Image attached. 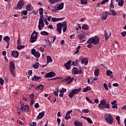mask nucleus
I'll return each mask as SVG.
<instances>
[{"label":"nucleus","mask_w":126,"mask_h":126,"mask_svg":"<svg viewBox=\"0 0 126 126\" xmlns=\"http://www.w3.org/2000/svg\"><path fill=\"white\" fill-rule=\"evenodd\" d=\"M44 48H42V47H40L39 48V51L41 52H44Z\"/></svg>","instance_id":"e2e57ef3"},{"label":"nucleus","mask_w":126,"mask_h":126,"mask_svg":"<svg viewBox=\"0 0 126 126\" xmlns=\"http://www.w3.org/2000/svg\"><path fill=\"white\" fill-rule=\"evenodd\" d=\"M39 107V104L38 103V102H36L34 105V108H38Z\"/></svg>","instance_id":"680f3d73"},{"label":"nucleus","mask_w":126,"mask_h":126,"mask_svg":"<svg viewBox=\"0 0 126 126\" xmlns=\"http://www.w3.org/2000/svg\"><path fill=\"white\" fill-rule=\"evenodd\" d=\"M63 27V23L62 24V23H58V24H57L56 31L58 32L60 34H62V30Z\"/></svg>","instance_id":"0eeeda50"},{"label":"nucleus","mask_w":126,"mask_h":126,"mask_svg":"<svg viewBox=\"0 0 126 126\" xmlns=\"http://www.w3.org/2000/svg\"><path fill=\"white\" fill-rule=\"evenodd\" d=\"M91 88L90 86H87L86 88L82 89L83 92H87L91 90Z\"/></svg>","instance_id":"bb28decb"},{"label":"nucleus","mask_w":126,"mask_h":126,"mask_svg":"<svg viewBox=\"0 0 126 126\" xmlns=\"http://www.w3.org/2000/svg\"><path fill=\"white\" fill-rule=\"evenodd\" d=\"M103 87H104V89H105V90L109 91V89H108V88L107 87V84H106V83H104Z\"/></svg>","instance_id":"3c124183"},{"label":"nucleus","mask_w":126,"mask_h":126,"mask_svg":"<svg viewBox=\"0 0 126 126\" xmlns=\"http://www.w3.org/2000/svg\"><path fill=\"white\" fill-rule=\"evenodd\" d=\"M110 8H114V2H113V0L111 1V3H110Z\"/></svg>","instance_id":"864d4df0"},{"label":"nucleus","mask_w":126,"mask_h":126,"mask_svg":"<svg viewBox=\"0 0 126 126\" xmlns=\"http://www.w3.org/2000/svg\"><path fill=\"white\" fill-rule=\"evenodd\" d=\"M99 72H100V69L99 68L96 69L94 70V75L95 76H98V75H99Z\"/></svg>","instance_id":"f704fd0d"},{"label":"nucleus","mask_w":126,"mask_h":126,"mask_svg":"<svg viewBox=\"0 0 126 126\" xmlns=\"http://www.w3.org/2000/svg\"><path fill=\"white\" fill-rule=\"evenodd\" d=\"M72 72L73 73H74V75H77L78 68H76V67H74L72 70Z\"/></svg>","instance_id":"72a5a7b5"},{"label":"nucleus","mask_w":126,"mask_h":126,"mask_svg":"<svg viewBox=\"0 0 126 126\" xmlns=\"http://www.w3.org/2000/svg\"><path fill=\"white\" fill-rule=\"evenodd\" d=\"M74 80V77H71L70 76L67 77L66 78L64 79L63 81L66 82H67V84H70L71 82H72V81Z\"/></svg>","instance_id":"9d476101"},{"label":"nucleus","mask_w":126,"mask_h":126,"mask_svg":"<svg viewBox=\"0 0 126 126\" xmlns=\"http://www.w3.org/2000/svg\"><path fill=\"white\" fill-rule=\"evenodd\" d=\"M22 15H24L25 16L28 15V11L27 10H22L21 11Z\"/></svg>","instance_id":"49530a36"},{"label":"nucleus","mask_w":126,"mask_h":126,"mask_svg":"<svg viewBox=\"0 0 126 126\" xmlns=\"http://www.w3.org/2000/svg\"><path fill=\"white\" fill-rule=\"evenodd\" d=\"M46 60H47V64H48L49 63H52V62H53L52 57L50 56H48L46 57Z\"/></svg>","instance_id":"b1692460"},{"label":"nucleus","mask_w":126,"mask_h":126,"mask_svg":"<svg viewBox=\"0 0 126 126\" xmlns=\"http://www.w3.org/2000/svg\"><path fill=\"white\" fill-rule=\"evenodd\" d=\"M37 126V123L36 122H32V125L31 124V126Z\"/></svg>","instance_id":"338daca9"},{"label":"nucleus","mask_w":126,"mask_h":126,"mask_svg":"<svg viewBox=\"0 0 126 126\" xmlns=\"http://www.w3.org/2000/svg\"><path fill=\"white\" fill-rule=\"evenodd\" d=\"M11 56L13 57H14V58H18V57L19 56V52L17 51L13 50L12 51V53L11 54Z\"/></svg>","instance_id":"9b49d317"},{"label":"nucleus","mask_w":126,"mask_h":126,"mask_svg":"<svg viewBox=\"0 0 126 126\" xmlns=\"http://www.w3.org/2000/svg\"><path fill=\"white\" fill-rule=\"evenodd\" d=\"M82 118H83L84 120H87L88 123L91 124H93V122L92 121V119H91L89 117H85L84 116L82 117Z\"/></svg>","instance_id":"5701e85b"},{"label":"nucleus","mask_w":126,"mask_h":126,"mask_svg":"<svg viewBox=\"0 0 126 126\" xmlns=\"http://www.w3.org/2000/svg\"><path fill=\"white\" fill-rule=\"evenodd\" d=\"M63 32H65L67 29V22L66 21L63 23Z\"/></svg>","instance_id":"f3484780"},{"label":"nucleus","mask_w":126,"mask_h":126,"mask_svg":"<svg viewBox=\"0 0 126 126\" xmlns=\"http://www.w3.org/2000/svg\"><path fill=\"white\" fill-rule=\"evenodd\" d=\"M121 34L122 35V37H125L126 35V32H122L121 33Z\"/></svg>","instance_id":"774afa93"},{"label":"nucleus","mask_w":126,"mask_h":126,"mask_svg":"<svg viewBox=\"0 0 126 126\" xmlns=\"http://www.w3.org/2000/svg\"><path fill=\"white\" fill-rule=\"evenodd\" d=\"M25 47V46L24 45H18L17 46V49H18V50H21L22 49H24Z\"/></svg>","instance_id":"c03bdc74"},{"label":"nucleus","mask_w":126,"mask_h":126,"mask_svg":"<svg viewBox=\"0 0 126 126\" xmlns=\"http://www.w3.org/2000/svg\"><path fill=\"white\" fill-rule=\"evenodd\" d=\"M72 112V110H69L66 113V116L64 117V119L66 120H69L71 119L70 114Z\"/></svg>","instance_id":"f8f14e48"},{"label":"nucleus","mask_w":126,"mask_h":126,"mask_svg":"<svg viewBox=\"0 0 126 126\" xmlns=\"http://www.w3.org/2000/svg\"><path fill=\"white\" fill-rule=\"evenodd\" d=\"M106 74L107 76H110L111 78L113 77V76H111L113 74V72L111 70H106Z\"/></svg>","instance_id":"c9c22d12"},{"label":"nucleus","mask_w":126,"mask_h":126,"mask_svg":"<svg viewBox=\"0 0 126 126\" xmlns=\"http://www.w3.org/2000/svg\"><path fill=\"white\" fill-rule=\"evenodd\" d=\"M44 86L40 84L36 87V88H35V91H37L38 89L39 90H40L41 91L43 90V89H44Z\"/></svg>","instance_id":"aec40b11"},{"label":"nucleus","mask_w":126,"mask_h":126,"mask_svg":"<svg viewBox=\"0 0 126 126\" xmlns=\"http://www.w3.org/2000/svg\"><path fill=\"white\" fill-rule=\"evenodd\" d=\"M104 120L110 125L112 124L114 122L113 117L111 116V114H108L107 116L105 117Z\"/></svg>","instance_id":"20e7f679"},{"label":"nucleus","mask_w":126,"mask_h":126,"mask_svg":"<svg viewBox=\"0 0 126 126\" xmlns=\"http://www.w3.org/2000/svg\"><path fill=\"white\" fill-rule=\"evenodd\" d=\"M41 76H34L33 77H32V80L36 81L41 79Z\"/></svg>","instance_id":"a878e982"},{"label":"nucleus","mask_w":126,"mask_h":126,"mask_svg":"<svg viewBox=\"0 0 126 126\" xmlns=\"http://www.w3.org/2000/svg\"><path fill=\"white\" fill-rule=\"evenodd\" d=\"M64 3L62 2L57 7V10H62L64 7Z\"/></svg>","instance_id":"dca6fc26"},{"label":"nucleus","mask_w":126,"mask_h":126,"mask_svg":"<svg viewBox=\"0 0 126 126\" xmlns=\"http://www.w3.org/2000/svg\"><path fill=\"white\" fill-rule=\"evenodd\" d=\"M49 0V3L54 4L56 2V0Z\"/></svg>","instance_id":"6e6d98bb"},{"label":"nucleus","mask_w":126,"mask_h":126,"mask_svg":"<svg viewBox=\"0 0 126 126\" xmlns=\"http://www.w3.org/2000/svg\"><path fill=\"white\" fill-rule=\"evenodd\" d=\"M82 89L79 88L75 90H72L71 92L68 94V96L70 98H72V97L75 95V94H78L81 91Z\"/></svg>","instance_id":"7ed1b4c3"},{"label":"nucleus","mask_w":126,"mask_h":126,"mask_svg":"<svg viewBox=\"0 0 126 126\" xmlns=\"http://www.w3.org/2000/svg\"><path fill=\"white\" fill-rule=\"evenodd\" d=\"M110 12H112V16H116V15L117 14V13L116 12V11L114 9H112V10H110Z\"/></svg>","instance_id":"a19ab883"},{"label":"nucleus","mask_w":126,"mask_h":126,"mask_svg":"<svg viewBox=\"0 0 126 126\" xmlns=\"http://www.w3.org/2000/svg\"><path fill=\"white\" fill-rule=\"evenodd\" d=\"M82 29H83V30L87 31L89 29V26L87 24H84L82 26Z\"/></svg>","instance_id":"c756f323"},{"label":"nucleus","mask_w":126,"mask_h":126,"mask_svg":"<svg viewBox=\"0 0 126 126\" xmlns=\"http://www.w3.org/2000/svg\"><path fill=\"white\" fill-rule=\"evenodd\" d=\"M108 0H103L101 2V4L103 5L105 3L108 2Z\"/></svg>","instance_id":"13d9d810"},{"label":"nucleus","mask_w":126,"mask_h":126,"mask_svg":"<svg viewBox=\"0 0 126 126\" xmlns=\"http://www.w3.org/2000/svg\"><path fill=\"white\" fill-rule=\"evenodd\" d=\"M34 94H31V95H30V98H31V100H34Z\"/></svg>","instance_id":"bf43d9fd"},{"label":"nucleus","mask_w":126,"mask_h":126,"mask_svg":"<svg viewBox=\"0 0 126 126\" xmlns=\"http://www.w3.org/2000/svg\"><path fill=\"white\" fill-rule=\"evenodd\" d=\"M60 79V77H55V78H50V79H48V81H54V80H58V79Z\"/></svg>","instance_id":"37998d69"},{"label":"nucleus","mask_w":126,"mask_h":126,"mask_svg":"<svg viewBox=\"0 0 126 126\" xmlns=\"http://www.w3.org/2000/svg\"><path fill=\"white\" fill-rule=\"evenodd\" d=\"M40 34L42 35L47 36L48 35L49 33L48 32H45V31H43V32H40Z\"/></svg>","instance_id":"58836bf2"},{"label":"nucleus","mask_w":126,"mask_h":126,"mask_svg":"<svg viewBox=\"0 0 126 126\" xmlns=\"http://www.w3.org/2000/svg\"><path fill=\"white\" fill-rule=\"evenodd\" d=\"M38 23L40 24V25H41V27H44V22H38Z\"/></svg>","instance_id":"69168bd1"},{"label":"nucleus","mask_w":126,"mask_h":126,"mask_svg":"<svg viewBox=\"0 0 126 126\" xmlns=\"http://www.w3.org/2000/svg\"><path fill=\"white\" fill-rule=\"evenodd\" d=\"M43 11H44L43 8H41L39 9V13L40 15H43Z\"/></svg>","instance_id":"de8ad7c7"},{"label":"nucleus","mask_w":126,"mask_h":126,"mask_svg":"<svg viewBox=\"0 0 126 126\" xmlns=\"http://www.w3.org/2000/svg\"><path fill=\"white\" fill-rule=\"evenodd\" d=\"M31 36L33 37L34 38H37V33L35 31L32 33Z\"/></svg>","instance_id":"4c0bfd02"},{"label":"nucleus","mask_w":126,"mask_h":126,"mask_svg":"<svg viewBox=\"0 0 126 126\" xmlns=\"http://www.w3.org/2000/svg\"><path fill=\"white\" fill-rule=\"evenodd\" d=\"M24 5V1L23 0H19L18 2V4L16 7H15V9L19 10L22 9Z\"/></svg>","instance_id":"423d86ee"},{"label":"nucleus","mask_w":126,"mask_h":126,"mask_svg":"<svg viewBox=\"0 0 126 126\" xmlns=\"http://www.w3.org/2000/svg\"><path fill=\"white\" fill-rule=\"evenodd\" d=\"M26 9L28 11H31L33 10V7L32 6V4H29L28 5H27L26 6Z\"/></svg>","instance_id":"a211bd4d"},{"label":"nucleus","mask_w":126,"mask_h":126,"mask_svg":"<svg viewBox=\"0 0 126 126\" xmlns=\"http://www.w3.org/2000/svg\"><path fill=\"white\" fill-rule=\"evenodd\" d=\"M56 73H54L53 71H51V72H50L49 73H47L45 75V78H50L55 77L56 76Z\"/></svg>","instance_id":"6e6552de"},{"label":"nucleus","mask_w":126,"mask_h":126,"mask_svg":"<svg viewBox=\"0 0 126 126\" xmlns=\"http://www.w3.org/2000/svg\"><path fill=\"white\" fill-rule=\"evenodd\" d=\"M83 72L82 69H79L77 70V75L82 74Z\"/></svg>","instance_id":"603ef678"},{"label":"nucleus","mask_w":126,"mask_h":126,"mask_svg":"<svg viewBox=\"0 0 126 126\" xmlns=\"http://www.w3.org/2000/svg\"><path fill=\"white\" fill-rule=\"evenodd\" d=\"M72 63L71 61H68V62H67L66 63H65L64 64V66L66 67V69H67L68 70L71 67V63Z\"/></svg>","instance_id":"2eb2a0df"},{"label":"nucleus","mask_w":126,"mask_h":126,"mask_svg":"<svg viewBox=\"0 0 126 126\" xmlns=\"http://www.w3.org/2000/svg\"><path fill=\"white\" fill-rule=\"evenodd\" d=\"M81 48L80 46H78L77 47L76 50L75 52L74 53V54H78V53H79V49Z\"/></svg>","instance_id":"a18cd8bd"},{"label":"nucleus","mask_w":126,"mask_h":126,"mask_svg":"<svg viewBox=\"0 0 126 126\" xmlns=\"http://www.w3.org/2000/svg\"><path fill=\"white\" fill-rule=\"evenodd\" d=\"M21 110H23L27 112H29V109H30L29 106H28V105H24L23 104H22L21 102Z\"/></svg>","instance_id":"1a4fd4ad"},{"label":"nucleus","mask_w":126,"mask_h":126,"mask_svg":"<svg viewBox=\"0 0 126 126\" xmlns=\"http://www.w3.org/2000/svg\"><path fill=\"white\" fill-rule=\"evenodd\" d=\"M36 50L35 49H32V55L35 56L36 54Z\"/></svg>","instance_id":"09e8293b"},{"label":"nucleus","mask_w":126,"mask_h":126,"mask_svg":"<svg viewBox=\"0 0 126 126\" xmlns=\"http://www.w3.org/2000/svg\"><path fill=\"white\" fill-rule=\"evenodd\" d=\"M10 37L9 36H6L3 38V40L5 41L7 43H9V40H10Z\"/></svg>","instance_id":"e433bc0d"},{"label":"nucleus","mask_w":126,"mask_h":126,"mask_svg":"<svg viewBox=\"0 0 126 126\" xmlns=\"http://www.w3.org/2000/svg\"><path fill=\"white\" fill-rule=\"evenodd\" d=\"M87 43L89 44L87 46V47L89 49H91V48H92L93 47V46L92 45V44H93V43H91V40H90V38L87 41Z\"/></svg>","instance_id":"412c9836"},{"label":"nucleus","mask_w":126,"mask_h":126,"mask_svg":"<svg viewBox=\"0 0 126 126\" xmlns=\"http://www.w3.org/2000/svg\"><path fill=\"white\" fill-rule=\"evenodd\" d=\"M53 94L55 95L59 96V88H56L55 90H53Z\"/></svg>","instance_id":"473e14b6"},{"label":"nucleus","mask_w":126,"mask_h":126,"mask_svg":"<svg viewBox=\"0 0 126 126\" xmlns=\"http://www.w3.org/2000/svg\"><path fill=\"white\" fill-rule=\"evenodd\" d=\"M36 41H37V38H36L32 37V36L31 37L30 42L31 43H33L36 42Z\"/></svg>","instance_id":"2f4dec72"},{"label":"nucleus","mask_w":126,"mask_h":126,"mask_svg":"<svg viewBox=\"0 0 126 126\" xmlns=\"http://www.w3.org/2000/svg\"><path fill=\"white\" fill-rule=\"evenodd\" d=\"M111 104L112 105H118L117 103V100H114L113 101H112L111 102Z\"/></svg>","instance_id":"0e129e2a"},{"label":"nucleus","mask_w":126,"mask_h":126,"mask_svg":"<svg viewBox=\"0 0 126 126\" xmlns=\"http://www.w3.org/2000/svg\"><path fill=\"white\" fill-rule=\"evenodd\" d=\"M86 99L88 101V102H89V103H93V101L90 99V98L88 97H86Z\"/></svg>","instance_id":"052dcab7"},{"label":"nucleus","mask_w":126,"mask_h":126,"mask_svg":"<svg viewBox=\"0 0 126 126\" xmlns=\"http://www.w3.org/2000/svg\"><path fill=\"white\" fill-rule=\"evenodd\" d=\"M82 112H84L85 114H88L90 112L89 109H83Z\"/></svg>","instance_id":"5fc2aeb1"},{"label":"nucleus","mask_w":126,"mask_h":126,"mask_svg":"<svg viewBox=\"0 0 126 126\" xmlns=\"http://www.w3.org/2000/svg\"><path fill=\"white\" fill-rule=\"evenodd\" d=\"M85 34L84 33H79L78 34V39L80 40L84 39Z\"/></svg>","instance_id":"cd10ccee"},{"label":"nucleus","mask_w":126,"mask_h":126,"mask_svg":"<svg viewBox=\"0 0 126 126\" xmlns=\"http://www.w3.org/2000/svg\"><path fill=\"white\" fill-rule=\"evenodd\" d=\"M117 2L119 1L118 5L121 7H123L124 4V0H116Z\"/></svg>","instance_id":"393cba45"},{"label":"nucleus","mask_w":126,"mask_h":126,"mask_svg":"<svg viewBox=\"0 0 126 126\" xmlns=\"http://www.w3.org/2000/svg\"><path fill=\"white\" fill-rule=\"evenodd\" d=\"M99 110H103V109H110V106L109 102H106L105 99L100 101V104H98Z\"/></svg>","instance_id":"f257e3e1"},{"label":"nucleus","mask_w":126,"mask_h":126,"mask_svg":"<svg viewBox=\"0 0 126 126\" xmlns=\"http://www.w3.org/2000/svg\"><path fill=\"white\" fill-rule=\"evenodd\" d=\"M74 125L75 126H83L82 122H79V121H75L74 122Z\"/></svg>","instance_id":"4be33fe9"},{"label":"nucleus","mask_w":126,"mask_h":126,"mask_svg":"<svg viewBox=\"0 0 126 126\" xmlns=\"http://www.w3.org/2000/svg\"><path fill=\"white\" fill-rule=\"evenodd\" d=\"M107 17H108V12L106 11L104 13L102 14V16L101 17V19L102 20H105L107 19Z\"/></svg>","instance_id":"6ab92c4d"},{"label":"nucleus","mask_w":126,"mask_h":126,"mask_svg":"<svg viewBox=\"0 0 126 126\" xmlns=\"http://www.w3.org/2000/svg\"><path fill=\"white\" fill-rule=\"evenodd\" d=\"M44 115H45L44 111H42V112L39 113H38V116H37L36 117V120H40V119H42L44 117Z\"/></svg>","instance_id":"4468645a"},{"label":"nucleus","mask_w":126,"mask_h":126,"mask_svg":"<svg viewBox=\"0 0 126 126\" xmlns=\"http://www.w3.org/2000/svg\"><path fill=\"white\" fill-rule=\"evenodd\" d=\"M43 20H44L43 15H40V18L39 19L38 23L43 22Z\"/></svg>","instance_id":"ea45409f"},{"label":"nucleus","mask_w":126,"mask_h":126,"mask_svg":"<svg viewBox=\"0 0 126 126\" xmlns=\"http://www.w3.org/2000/svg\"><path fill=\"white\" fill-rule=\"evenodd\" d=\"M9 69L10 72H11V74L12 75L13 77H15L16 76V74L15 73V62L14 61H11L10 62Z\"/></svg>","instance_id":"f03ea898"},{"label":"nucleus","mask_w":126,"mask_h":126,"mask_svg":"<svg viewBox=\"0 0 126 126\" xmlns=\"http://www.w3.org/2000/svg\"><path fill=\"white\" fill-rule=\"evenodd\" d=\"M80 60H81V63H84L85 65H86L87 64H88L89 61L88 60L87 58H80Z\"/></svg>","instance_id":"ddd939ff"},{"label":"nucleus","mask_w":126,"mask_h":126,"mask_svg":"<svg viewBox=\"0 0 126 126\" xmlns=\"http://www.w3.org/2000/svg\"><path fill=\"white\" fill-rule=\"evenodd\" d=\"M80 61L79 60H76L75 61H73L72 62V64L74 65V66H78L79 65V63Z\"/></svg>","instance_id":"c85d7f7f"},{"label":"nucleus","mask_w":126,"mask_h":126,"mask_svg":"<svg viewBox=\"0 0 126 126\" xmlns=\"http://www.w3.org/2000/svg\"><path fill=\"white\" fill-rule=\"evenodd\" d=\"M81 4H87V0H81Z\"/></svg>","instance_id":"8fccbe9b"},{"label":"nucleus","mask_w":126,"mask_h":126,"mask_svg":"<svg viewBox=\"0 0 126 126\" xmlns=\"http://www.w3.org/2000/svg\"><path fill=\"white\" fill-rule=\"evenodd\" d=\"M4 83V81L3 79L0 78V85H2Z\"/></svg>","instance_id":"4d7b16f0"},{"label":"nucleus","mask_w":126,"mask_h":126,"mask_svg":"<svg viewBox=\"0 0 126 126\" xmlns=\"http://www.w3.org/2000/svg\"><path fill=\"white\" fill-rule=\"evenodd\" d=\"M90 40H91V43H93L94 45H97L100 42V38L97 36H95L94 37L90 38Z\"/></svg>","instance_id":"39448f33"},{"label":"nucleus","mask_w":126,"mask_h":126,"mask_svg":"<svg viewBox=\"0 0 126 126\" xmlns=\"http://www.w3.org/2000/svg\"><path fill=\"white\" fill-rule=\"evenodd\" d=\"M39 62H35V64L32 65V67L34 69H37L39 66Z\"/></svg>","instance_id":"7c9ffc66"},{"label":"nucleus","mask_w":126,"mask_h":126,"mask_svg":"<svg viewBox=\"0 0 126 126\" xmlns=\"http://www.w3.org/2000/svg\"><path fill=\"white\" fill-rule=\"evenodd\" d=\"M40 56H41V55H40V53H39L38 52H36L34 57L36 58L39 59V57H40Z\"/></svg>","instance_id":"79ce46f5"}]
</instances>
